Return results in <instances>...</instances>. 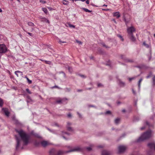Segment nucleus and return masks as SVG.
Segmentation results:
<instances>
[{
  "instance_id": "obj_62",
  "label": "nucleus",
  "mask_w": 155,
  "mask_h": 155,
  "mask_svg": "<svg viewBox=\"0 0 155 155\" xmlns=\"http://www.w3.org/2000/svg\"><path fill=\"white\" fill-rule=\"evenodd\" d=\"M154 37H155V34H154Z\"/></svg>"
},
{
  "instance_id": "obj_42",
  "label": "nucleus",
  "mask_w": 155,
  "mask_h": 155,
  "mask_svg": "<svg viewBox=\"0 0 155 155\" xmlns=\"http://www.w3.org/2000/svg\"><path fill=\"white\" fill-rule=\"evenodd\" d=\"M68 116L69 117H71V114L69 113L68 114Z\"/></svg>"
},
{
  "instance_id": "obj_35",
  "label": "nucleus",
  "mask_w": 155,
  "mask_h": 155,
  "mask_svg": "<svg viewBox=\"0 0 155 155\" xmlns=\"http://www.w3.org/2000/svg\"><path fill=\"white\" fill-rule=\"evenodd\" d=\"M135 79V78H129V81H131L133 80H134Z\"/></svg>"
},
{
  "instance_id": "obj_17",
  "label": "nucleus",
  "mask_w": 155,
  "mask_h": 155,
  "mask_svg": "<svg viewBox=\"0 0 155 155\" xmlns=\"http://www.w3.org/2000/svg\"><path fill=\"white\" fill-rule=\"evenodd\" d=\"M67 99L63 98V99H61L60 100L57 101L56 102L58 103H64V101H67Z\"/></svg>"
},
{
  "instance_id": "obj_5",
  "label": "nucleus",
  "mask_w": 155,
  "mask_h": 155,
  "mask_svg": "<svg viewBox=\"0 0 155 155\" xmlns=\"http://www.w3.org/2000/svg\"><path fill=\"white\" fill-rule=\"evenodd\" d=\"M135 31V29L133 26L129 27L127 28V32L128 35L133 34V33Z\"/></svg>"
},
{
  "instance_id": "obj_24",
  "label": "nucleus",
  "mask_w": 155,
  "mask_h": 155,
  "mask_svg": "<svg viewBox=\"0 0 155 155\" xmlns=\"http://www.w3.org/2000/svg\"><path fill=\"white\" fill-rule=\"evenodd\" d=\"M42 10L45 13H48V11L46 8H42Z\"/></svg>"
},
{
  "instance_id": "obj_31",
  "label": "nucleus",
  "mask_w": 155,
  "mask_h": 155,
  "mask_svg": "<svg viewBox=\"0 0 155 155\" xmlns=\"http://www.w3.org/2000/svg\"><path fill=\"white\" fill-rule=\"evenodd\" d=\"M26 91L29 94H31V92L29 91V89L28 88H26Z\"/></svg>"
},
{
  "instance_id": "obj_48",
  "label": "nucleus",
  "mask_w": 155,
  "mask_h": 155,
  "mask_svg": "<svg viewBox=\"0 0 155 155\" xmlns=\"http://www.w3.org/2000/svg\"><path fill=\"white\" fill-rule=\"evenodd\" d=\"M77 113H78V114L79 116L80 117H81V115L78 112Z\"/></svg>"
},
{
  "instance_id": "obj_32",
  "label": "nucleus",
  "mask_w": 155,
  "mask_h": 155,
  "mask_svg": "<svg viewBox=\"0 0 155 155\" xmlns=\"http://www.w3.org/2000/svg\"><path fill=\"white\" fill-rule=\"evenodd\" d=\"M117 36L119 37L120 38L122 41H123L124 40V39L121 35H118Z\"/></svg>"
},
{
  "instance_id": "obj_30",
  "label": "nucleus",
  "mask_w": 155,
  "mask_h": 155,
  "mask_svg": "<svg viewBox=\"0 0 155 155\" xmlns=\"http://www.w3.org/2000/svg\"><path fill=\"white\" fill-rule=\"evenodd\" d=\"M40 144L39 142L37 143L36 142H35L34 143V144L36 146H38Z\"/></svg>"
},
{
  "instance_id": "obj_12",
  "label": "nucleus",
  "mask_w": 155,
  "mask_h": 155,
  "mask_svg": "<svg viewBox=\"0 0 155 155\" xmlns=\"http://www.w3.org/2000/svg\"><path fill=\"white\" fill-rule=\"evenodd\" d=\"M128 36L132 41L134 42L135 41V38L133 34L128 35Z\"/></svg>"
},
{
  "instance_id": "obj_37",
  "label": "nucleus",
  "mask_w": 155,
  "mask_h": 155,
  "mask_svg": "<svg viewBox=\"0 0 155 155\" xmlns=\"http://www.w3.org/2000/svg\"><path fill=\"white\" fill-rule=\"evenodd\" d=\"M76 42L77 43H78L80 45H81L82 44V42L80 41L76 40Z\"/></svg>"
},
{
  "instance_id": "obj_58",
  "label": "nucleus",
  "mask_w": 155,
  "mask_h": 155,
  "mask_svg": "<svg viewBox=\"0 0 155 155\" xmlns=\"http://www.w3.org/2000/svg\"><path fill=\"white\" fill-rule=\"evenodd\" d=\"M25 78L27 80V78H28V77L26 76L25 77Z\"/></svg>"
},
{
  "instance_id": "obj_16",
  "label": "nucleus",
  "mask_w": 155,
  "mask_h": 155,
  "mask_svg": "<svg viewBox=\"0 0 155 155\" xmlns=\"http://www.w3.org/2000/svg\"><path fill=\"white\" fill-rule=\"evenodd\" d=\"M113 16L117 18H118L120 17V15L119 12H116L113 13Z\"/></svg>"
},
{
  "instance_id": "obj_23",
  "label": "nucleus",
  "mask_w": 155,
  "mask_h": 155,
  "mask_svg": "<svg viewBox=\"0 0 155 155\" xmlns=\"http://www.w3.org/2000/svg\"><path fill=\"white\" fill-rule=\"evenodd\" d=\"M143 80V79L142 78H141L140 79V80H139V81H138V87H139V88H140V83H141V82H142V81Z\"/></svg>"
},
{
  "instance_id": "obj_11",
  "label": "nucleus",
  "mask_w": 155,
  "mask_h": 155,
  "mask_svg": "<svg viewBox=\"0 0 155 155\" xmlns=\"http://www.w3.org/2000/svg\"><path fill=\"white\" fill-rule=\"evenodd\" d=\"M136 68H138L140 70H142L146 69L147 67L144 65H141L138 66H136Z\"/></svg>"
},
{
  "instance_id": "obj_45",
  "label": "nucleus",
  "mask_w": 155,
  "mask_h": 155,
  "mask_svg": "<svg viewBox=\"0 0 155 155\" xmlns=\"http://www.w3.org/2000/svg\"><path fill=\"white\" fill-rule=\"evenodd\" d=\"M86 3L87 4H88L89 3V2L88 0H87L86 1Z\"/></svg>"
},
{
  "instance_id": "obj_40",
  "label": "nucleus",
  "mask_w": 155,
  "mask_h": 155,
  "mask_svg": "<svg viewBox=\"0 0 155 155\" xmlns=\"http://www.w3.org/2000/svg\"><path fill=\"white\" fill-rule=\"evenodd\" d=\"M87 149L88 151H90L91 150V148L90 147H88L87 148Z\"/></svg>"
},
{
  "instance_id": "obj_20",
  "label": "nucleus",
  "mask_w": 155,
  "mask_h": 155,
  "mask_svg": "<svg viewBox=\"0 0 155 155\" xmlns=\"http://www.w3.org/2000/svg\"><path fill=\"white\" fill-rule=\"evenodd\" d=\"M62 3L64 5H67L68 4L69 2L66 0H63Z\"/></svg>"
},
{
  "instance_id": "obj_36",
  "label": "nucleus",
  "mask_w": 155,
  "mask_h": 155,
  "mask_svg": "<svg viewBox=\"0 0 155 155\" xmlns=\"http://www.w3.org/2000/svg\"><path fill=\"white\" fill-rule=\"evenodd\" d=\"M105 114H110V111H109V110L107 111H106L105 113Z\"/></svg>"
},
{
  "instance_id": "obj_64",
  "label": "nucleus",
  "mask_w": 155,
  "mask_h": 155,
  "mask_svg": "<svg viewBox=\"0 0 155 155\" xmlns=\"http://www.w3.org/2000/svg\"><path fill=\"white\" fill-rule=\"evenodd\" d=\"M64 73V76H65V73Z\"/></svg>"
},
{
  "instance_id": "obj_41",
  "label": "nucleus",
  "mask_w": 155,
  "mask_h": 155,
  "mask_svg": "<svg viewBox=\"0 0 155 155\" xmlns=\"http://www.w3.org/2000/svg\"><path fill=\"white\" fill-rule=\"evenodd\" d=\"M48 8L50 11H51L53 10V9L52 8L50 7H48Z\"/></svg>"
},
{
  "instance_id": "obj_4",
  "label": "nucleus",
  "mask_w": 155,
  "mask_h": 155,
  "mask_svg": "<svg viewBox=\"0 0 155 155\" xmlns=\"http://www.w3.org/2000/svg\"><path fill=\"white\" fill-rule=\"evenodd\" d=\"M127 149V147L125 146L121 145L118 147L119 153L124 152Z\"/></svg>"
},
{
  "instance_id": "obj_56",
  "label": "nucleus",
  "mask_w": 155,
  "mask_h": 155,
  "mask_svg": "<svg viewBox=\"0 0 155 155\" xmlns=\"http://www.w3.org/2000/svg\"><path fill=\"white\" fill-rule=\"evenodd\" d=\"M86 0H81V1L82 2H84Z\"/></svg>"
},
{
  "instance_id": "obj_57",
  "label": "nucleus",
  "mask_w": 155,
  "mask_h": 155,
  "mask_svg": "<svg viewBox=\"0 0 155 155\" xmlns=\"http://www.w3.org/2000/svg\"><path fill=\"white\" fill-rule=\"evenodd\" d=\"M18 2H20V0H17Z\"/></svg>"
},
{
  "instance_id": "obj_59",
  "label": "nucleus",
  "mask_w": 155,
  "mask_h": 155,
  "mask_svg": "<svg viewBox=\"0 0 155 155\" xmlns=\"http://www.w3.org/2000/svg\"><path fill=\"white\" fill-rule=\"evenodd\" d=\"M75 1H81V0H74Z\"/></svg>"
},
{
  "instance_id": "obj_15",
  "label": "nucleus",
  "mask_w": 155,
  "mask_h": 155,
  "mask_svg": "<svg viewBox=\"0 0 155 155\" xmlns=\"http://www.w3.org/2000/svg\"><path fill=\"white\" fill-rule=\"evenodd\" d=\"M41 145L43 147H45L49 144L46 141H43L41 143Z\"/></svg>"
},
{
  "instance_id": "obj_54",
  "label": "nucleus",
  "mask_w": 155,
  "mask_h": 155,
  "mask_svg": "<svg viewBox=\"0 0 155 155\" xmlns=\"http://www.w3.org/2000/svg\"><path fill=\"white\" fill-rule=\"evenodd\" d=\"M103 6H106L107 7V5H105V4H104L103 5Z\"/></svg>"
},
{
  "instance_id": "obj_44",
  "label": "nucleus",
  "mask_w": 155,
  "mask_h": 155,
  "mask_svg": "<svg viewBox=\"0 0 155 155\" xmlns=\"http://www.w3.org/2000/svg\"><path fill=\"white\" fill-rule=\"evenodd\" d=\"M102 86V85L101 84H97V86L98 87H101Z\"/></svg>"
},
{
  "instance_id": "obj_19",
  "label": "nucleus",
  "mask_w": 155,
  "mask_h": 155,
  "mask_svg": "<svg viewBox=\"0 0 155 155\" xmlns=\"http://www.w3.org/2000/svg\"><path fill=\"white\" fill-rule=\"evenodd\" d=\"M143 45L147 48H148L150 47V45L146 43L145 42H144Z\"/></svg>"
},
{
  "instance_id": "obj_25",
  "label": "nucleus",
  "mask_w": 155,
  "mask_h": 155,
  "mask_svg": "<svg viewBox=\"0 0 155 155\" xmlns=\"http://www.w3.org/2000/svg\"><path fill=\"white\" fill-rule=\"evenodd\" d=\"M3 104V100L0 98V107L2 106Z\"/></svg>"
},
{
  "instance_id": "obj_27",
  "label": "nucleus",
  "mask_w": 155,
  "mask_h": 155,
  "mask_svg": "<svg viewBox=\"0 0 155 155\" xmlns=\"http://www.w3.org/2000/svg\"><path fill=\"white\" fill-rule=\"evenodd\" d=\"M68 25L69 26L70 28H75V27L74 25L70 24H69Z\"/></svg>"
},
{
  "instance_id": "obj_50",
  "label": "nucleus",
  "mask_w": 155,
  "mask_h": 155,
  "mask_svg": "<svg viewBox=\"0 0 155 155\" xmlns=\"http://www.w3.org/2000/svg\"><path fill=\"white\" fill-rule=\"evenodd\" d=\"M132 91H133V93L134 94H135V91H134V89H132Z\"/></svg>"
},
{
  "instance_id": "obj_14",
  "label": "nucleus",
  "mask_w": 155,
  "mask_h": 155,
  "mask_svg": "<svg viewBox=\"0 0 155 155\" xmlns=\"http://www.w3.org/2000/svg\"><path fill=\"white\" fill-rule=\"evenodd\" d=\"M31 134L36 137L38 138H41V137L38 134L35 133L33 131H32L31 132Z\"/></svg>"
},
{
  "instance_id": "obj_6",
  "label": "nucleus",
  "mask_w": 155,
  "mask_h": 155,
  "mask_svg": "<svg viewBox=\"0 0 155 155\" xmlns=\"http://www.w3.org/2000/svg\"><path fill=\"white\" fill-rule=\"evenodd\" d=\"M81 150V149L79 147H75L74 149H71L69 151H67L66 153H69L71 152L79 151H80Z\"/></svg>"
},
{
  "instance_id": "obj_26",
  "label": "nucleus",
  "mask_w": 155,
  "mask_h": 155,
  "mask_svg": "<svg viewBox=\"0 0 155 155\" xmlns=\"http://www.w3.org/2000/svg\"><path fill=\"white\" fill-rule=\"evenodd\" d=\"M120 119L119 118H117L115 120V123L116 124H118L120 122Z\"/></svg>"
},
{
  "instance_id": "obj_39",
  "label": "nucleus",
  "mask_w": 155,
  "mask_h": 155,
  "mask_svg": "<svg viewBox=\"0 0 155 155\" xmlns=\"http://www.w3.org/2000/svg\"><path fill=\"white\" fill-rule=\"evenodd\" d=\"M68 70L70 72H72V69L70 67L68 68Z\"/></svg>"
},
{
  "instance_id": "obj_49",
  "label": "nucleus",
  "mask_w": 155,
  "mask_h": 155,
  "mask_svg": "<svg viewBox=\"0 0 155 155\" xmlns=\"http://www.w3.org/2000/svg\"><path fill=\"white\" fill-rule=\"evenodd\" d=\"M103 10H104V11H107V10H109V9H103Z\"/></svg>"
},
{
  "instance_id": "obj_28",
  "label": "nucleus",
  "mask_w": 155,
  "mask_h": 155,
  "mask_svg": "<svg viewBox=\"0 0 155 155\" xmlns=\"http://www.w3.org/2000/svg\"><path fill=\"white\" fill-rule=\"evenodd\" d=\"M45 61V63L47 64H51V62L49 61Z\"/></svg>"
},
{
  "instance_id": "obj_55",
  "label": "nucleus",
  "mask_w": 155,
  "mask_h": 155,
  "mask_svg": "<svg viewBox=\"0 0 155 155\" xmlns=\"http://www.w3.org/2000/svg\"><path fill=\"white\" fill-rule=\"evenodd\" d=\"M2 12V9L1 8H0V12Z\"/></svg>"
},
{
  "instance_id": "obj_38",
  "label": "nucleus",
  "mask_w": 155,
  "mask_h": 155,
  "mask_svg": "<svg viewBox=\"0 0 155 155\" xmlns=\"http://www.w3.org/2000/svg\"><path fill=\"white\" fill-rule=\"evenodd\" d=\"M59 42L61 44V43H66L65 41H62L61 40H59Z\"/></svg>"
},
{
  "instance_id": "obj_10",
  "label": "nucleus",
  "mask_w": 155,
  "mask_h": 155,
  "mask_svg": "<svg viewBox=\"0 0 155 155\" xmlns=\"http://www.w3.org/2000/svg\"><path fill=\"white\" fill-rule=\"evenodd\" d=\"M61 135H62V137L65 140H67L68 139L67 137L70 134L66 132H62Z\"/></svg>"
},
{
  "instance_id": "obj_46",
  "label": "nucleus",
  "mask_w": 155,
  "mask_h": 155,
  "mask_svg": "<svg viewBox=\"0 0 155 155\" xmlns=\"http://www.w3.org/2000/svg\"><path fill=\"white\" fill-rule=\"evenodd\" d=\"M145 128V127H142L141 128V130H143V129H144Z\"/></svg>"
},
{
  "instance_id": "obj_13",
  "label": "nucleus",
  "mask_w": 155,
  "mask_h": 155,
  "mask_svg": "<svg viewBox=\"0 0 155 155\" xmlns=\"http://www.w3.org/2000/svg\"><path fill=\"white\" fill-rule=\"evenodd\" d=\"M15 73L18 77L22 76L23 74L22 72L19 71H16Z\"/></svg>"
},
{
  "instance_id": "obj_8",
  "label": "nucleus",
  "mask_w": 155,
  "mask_h": 155,
  "mask_svg": "<svg viewBox=\"0 0 155 155\" xmlns=\"http://www.w3.org/2000/svg\"><path fill=\"white\" fill-rule=\"evenodd\" d=\"M2 112L4 113L5 115L8 117L9 116V112L8 111V110L6 108H2Z\"/></svg>"
},
{
  "instance_id": "obj_33",
  "label": "nucleus",
  "mask_w": 155,
  "mask_h": 155,
  "mask_svg": "<svg viewBox=\"0 0 155 155\" xmlns=\"http://www.w3.org/2000/svg\"><path fill=\"white\" fill-rule=\"evenodd\" d=\"M63 153V152L61 151H59L58 152V155H60L62 153Z\"/></svg>"
},
{
  "instance_id": "obj_53",
  "label": "nucleus",
  "mask_w": 155,
  "mask_h": 155,
  "mask_svg": "<svg viewBox=\"0 0 155 155\" xmlns=\"http://www.w3.org/2000/svg\"><path fill=\"white\" fill-rule=\"evenodd\" d=\"M146 124H147V125H149V123L148 122H146Z\"/></svg>"
},
{
  "instance_id": "obj_52",
  "label": "nucleus",
  "mask_w": 155,
  "mask_h": 155,
  "mask_svg": "<svg viewBox=\"0 0 155 155\" xmlns=\"http://www.w3.org/2000/svg\"><path fill=\"white\" fill-rule=\"evenodd\" d=\"M122 112H125V110H124V109H123V110H122Z\"/></svg>"
},
{
  "instance_id": "obj_22",
  "label": "nucleus",
  "mask_w": 155,
  "mask_h": 155,
  "mask_svg": "<svg viewBox=\"0 0 155 155\" xmlns=\"http://www.w3.org/2000/svg\"><path fill=\"white\" fill-rule=\"evenodd\" d=\"M28 25L30 26H34V24L33 23L31 22H29L28 23Z\"/></svg>"
},
{
  "instance_id": "obj_18",
  "label": "nucleus",
  "mask_w": 155,
  "mask_h": 155,
  "mask_svg": "<svg viewBox=\"0 0 155 155\" xmlns=\"http://www.w3.org/2000/svg\"><path fill=\"white\" fill-rule=\"evenodd\" d=\"M110 154L109 152L106 151H103L102 153V155H109Z\"/></svg>"
},
{
  "instance_id": "obj_61",
  "label": "nucleus",
  "mask_w": 155,
  "mask_h": 155,
  "mask_svg": "<svg viewBox=\"0 0 155 155\" xmlns=\"http://www.w3.org/2000/svg\"><path fill=\"white\" fill-rule=\"evenodd\" d=\"M81 77H83L84 76V75H81Z\"/></svg>"
},
{
  "instance_id": "obj_63",
  "label": "nucleus",
  "mask_w": 155,
  "mask_h": 155,
  "mask_svg": "<svg viewBox=\"0 0 155 155\" xmlns=\"http://www.w3.org/2000/svg\"><path fill=\"white\" fill-rule=\"evenodd\" d=\"M18 121H17V124H18Z\"/></svg>"
},
{
  "instance_id": "obj_29",
  "label": "nucleus",
  "mask_w": 155,
  "mask_h": 155,
  "mask_svg": "<svg viewBox=\"0 0 155 155\" xmlns=\"http://www.w3.org/2000/svg\"><path fill=\"white\" fill-rule=\"evenodd\" d=\"M27 81L29 84H30L31 83L32 81L31 80H30L28 78H27Z\"/></svg>"
},
{
  "instance_id": "obj_47",
  "label": "nucleus",
  "mask_w": 155,
  "mask_h": 155,
  "mask_svg": "<svg viewBox=\"0 0 155 155\" xmlns=\"http://www.w3.org/2000/svg\"><path fill=\"white\" fill-rule=\"evenodd\" d=\"M151 58V55L149 57V60H150V59Z\"/></svg>"
},
{
  "instance_id": "obj_1",
  "label": "nucleus",
  "mask_w": 155,
  "mask_h": 155,
  "mask_svg": "<svg viewBox=\"0 0 155 155\" xmlns=\"http://www.w3.org/2000/svg\"><path fill=\"white\" fill-rule=\"evenodd\" d=\"M16 132L18 134L20 138L15 135L17 144L16 149L17 150L22 149L23 147L27 145L30 142V137L28 134L22 130H15Z\"/></svg>"
},
{
  "instance_id": "obj_34",
  "label": "nucleus",
  "mask_w": 155,
  "mask_h": 155,
  "mask_svg": "<svg viewBox=\"0 0 155 155\" xmlns=\"http://www.w3.org/2000/svg\"><path fill=\"white\" fill-rule=\"evenodd\" d=\"M124 83L123 82H121L120 83V84L121 86H123L124 85Z\"/></svg>"
},
{
  "instance_id": "obj_2",
  "label": "nucleus",
  "mask_w": 155,
  "mask_h": 155,
  "mask_svg": "<svg viewBox=\"0 0 155 155\" xmlns=\"http://www.w3.org/2000/svg\"><path fill=\"white\" fill-rule=\"evenodd\" d=\"M152 131L148 130L144 133L137 140V142L142 141L149 139L151 136Z\"/></svg>"
},
{
  "instance_id": "obj_9",
  "label": "nucleus",
  "mask_w": 155,
  "mask_h": 155,
  "mask_svg": "<svg viewBox=\"0 0 155 155\" xmlns=\"http://www.w3.org/2000/svg\"><path fill=\"white\" fill-rule=\"evenodd\" d=\"M71 123L69 122H68L67 123V130L69 131H73V129L71 127Z\"/></svg>"
},
{
  "instance_id": "obj_7",
  "label": "nucleus",
  "mask_w": 155,
  "mask_h": 155,
  "mask_svg": "<svg viewBox=\"0 0 155 155\" xmlns=\"http://www.w3.org/2000/svg\"><path fill=\"white\" fill-rule=\"evenodd\" d=\"M147 146L151 149H153L155 150V142H152L149 143Z\"/></svg>"
},
{
  "instance_id": "obj_51",
  "label": "nucleus",
  "mask_w": 155,
  "mask_h": 155,
  "mask_svg": "<svg viewBox=\"0 0 155 155\" xmlns=\"http://www.w3.org/2000/svg\"><path fill=\"white\" fill-rule=\"evenodd\" d=\"M153 81H155V75L154 76L153 78Z\"/></svg>"
},
{
  "instance_id": "obj_43",
  "label": "nucleus",
  "mask_w": 155,
  "mask_h": 155,
  "mask_svg": "<svg viewBox=\"0 0 155 155\" xmlns=\"http://www.w3.org/2000/svg\"><path fill=\"white\" fill-rule=\"evenodd\" d=\"M27 33L30 36H33L32 34L31 33L28 32H27Z\"/></svg>"
},
{
  "instance_id": "obj_21",
  "label": "nucleus",
  "mask_w": 155,
  "mask_h": 155,
  "mask_svg": "<svg viewBox=\"0 0 155 155\" xmlns=\"http://www.w3.org/2000/svg\"><path fill=\"white\" fill-rule=\"evenodd\" d=\"M82 9L87 12H92L90 10L87 8H82Z\"/></svg>"
},
{
  "instance_id": "obj_3",
  "label": "nucleus",
  "mask_w": 155,
  "mask_h": 155,
  "mask_svg": "<svg viewBox=\"0 0 155 155\" xmlns=\"http://www.w3.org/2000/svg\"><path fill=\"white\" fill-rule=\"evenodd\" d=\"M7 51V48L5 45H0V54H3L6 52Z\"/></svg>"
},
{
  "instance_id": "obj_60",
  "label": "nucleus",
  "mask_w": 155,
  "mask_h": 155,
  "mask_svg": "<svg viewBox=\"0 0 155 155\" xmlns=\"http://www.w3.org/2000/svg\"><path fill=\"white\" fill-rule=\"evenodd\" d=\"M98 147H102L101 146H99Z\"/></svg>"
}]
</instances>
